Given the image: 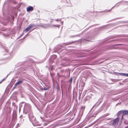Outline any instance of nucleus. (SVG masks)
Listing matches in <instances>:
<instances>
[{
  "label": "nucleus",
  "mask_w": 128,
  "mask_h": 128,
  "mask_svg": "<svg viewBox=\"0 0 128 128\" xmlns=\"http://www.w3.org/2000/svg\"><path fill=\"white\" fill-rule=\"evenodd\" d=\"M42 128L41 127H38V128Z\"/></svg>",
  "instance_id": "obj_23"
},
{
  "label": "nucleus",
  "mask_w": 128,
  "mask_h": 128,
  "mask_svg": "<svg viewBox=\"0 0 128 128\" xmlns=\"http://www.w3.org/2000/svg\"><path fill=\"white\" fill-rule=\"evenodd\" d=\"M21 106H20L19 107V111L20 112V108H21Z\"/></svg>",
  "instance_id": "obj_17"
},
{
  "label": "nucleus",
  "mask_w": 128,
  "mask_h": 128,
  "mask_svg": "<svg viewBox=\"0 0 128 128\" xmlns=\"http://www.w3.org/2000/svg\"><path fill=\"white\" fill-rule=\"evenodd\" d=\"M33 10V7L32 6H28V7L26 8V10L28 12H32Z\"/></svg>",
  "instance_id": "obj_5"
},
{
  "label": "nucleus",
  "mask_w": 128,
  "mask_h": 128,
  "mask_svg": "<svg viewBox=\"0 0 128 128\" xmlns=\"http://www.w3.org/2000/svg\"><path fill=\"white\" fill-rule=\"evenodd\" d=\"M3 47L5 49V51L6 52H8V50H7L6 49V47Z\"/></svg>",
  "instance_id": "obj_13"
},
{
  "label": "nucleus",
  "mask_w": 128,
  "mask_h": 128,
  "mask_svg": "<svg viewBox=\"0 0 128 128\" xmlns=\"http://www.w3.org/2000/svg\"><path fill=\"white\" fill-rule=\"evenodd\" d=\"M60 48H57L56 49H55V51H56L58 50H60Z\"/></svg>",
  "instance_id": "obj_14"
},
{
  "label": "nucleus",
  "mask_w": 128,
  "mask_h": 128,
  "mask_svg": "<svg viewBox=\"0 0 128 128\" xmlns=\"http://www.w3.org/2000/svg\"><path fill=\"white\" fill-rule=\"evenodd\" d=\"M125 128H128V126L126 127Z\"/></svg>",
  "instance_id": "obj_24"
},
{
  "label": "nucleus",
  "mask_w": 128,
  "mask_h": 128,
  "mask_svg": "<svg viewBox=\"0 0 128 128\" xmlns=\"http://www.w3.org/2000/svg\"><path fill=\"white\" fill-rule=\"evenodd\" d=\"M30 104H26L24 105V111H26V112L29 113L30 112Z\"/></svg>",
  "instance_id": "obj_1"
},
{
  "label": "nucleus",
  "mask_w": 128,
  "mask_h": 128,
  "mask_svg": "<svg viewBox=\"0 0 128 128\" xmlns=\"http://www.w3.org/2000/svg\"><path fill=\"white\" fill-rule=\"evenodd\" d=\"M24 80H25L24 79H21L19 80L16 83V84L18 86L24 82Z\"/></svg>",
  "instance_id": "obj_6"
},
{
  "label": "nucleus",
  "mask_w": 128,
  "mask_h": 128,
  "mask_svg": "<svg viewBox=\"0 0 128 128\" xmlns=\"http://www.w3.org/2000/svg\"><path fill=\"white\" fill-rule=\"evenodd\" d=\"M108 12H109L110 11V10L107 11Z\"/></svg>",
  "instance_id": "obj_26"
},
{
  "label": "nucleus",
  "mask_w": 128,
  "mask_h": 128,
  "mask_svg": "<svg viewBox=\"0 0 128 128\" xmlns=\"http://www.w3.org/2000/svg\"><path fill=\"white\" fill-rule=\"evenodd\" d=\"M119 120V118L118 117L112 121V125L117 126L118 124Z\"/></svg>",
  "instance_id": "obj_3"
},
{
  "label": "nucleus",
  "mask_w": 128,
  "mask_h": 128,
  "mask_svg": "<svg viewBox=\"0 0 128 128\" xmlns=\"http://www.w3.org/2000/svg\"><path fill=\"white\" fill-rule=\"evenodd\" d=\"M60 20H61V19H56V21H60Z\"/></svg>",
  "instance_id": "obj_16"
},
{
  "label": "nucleus",
  "mask_w": 128,
  "mask_h": 128,
  "mask_svg": "<svg viewBox=\"0 0 128 128\" xmlns=\"http://www.w3.org/2000/svg\"><path fill=\"white\" fill-rule=\"evenodd\" d=\"M122 114L124 115L126 114H128V110H122Z\"/></svg>",
  "instance_id": "obj_8"
},
{
  "label": "nucleus",
  "mask_w": 128,
  "mask_h": 128,
  "mask_svg": "<svg viewBox=\"0 0 128 128\" xmlns=\"http://www.w3.org/2000/svg\"><path fill=\"white\" fill-rule=\"evenodd\" d=\"M69 81L70 82H72V78H71L70 80H69Z\"/></svg>",
  "instance_id": "obj_18"
},
{
  "label": "nucleus",
  "mask_w": 128,
  "mask_h": 128,
  "mask_svg": "<svg viewBox=\"0 0 128 128\" xmlns=\"http://www.w3.org/2000/svg\"><path fill=\"white\" fill-rule=\"evenodd\" d=\"M44 90H47V88H44Z\"/></svg>",
  "instance_id": "obj_21"
},
{
  "label": "nucleus",
  "mask_w": 128,
  "mask_h": 128,
  "mask_svg": "<svg viewBox=\"0 0 128 128\" xmlns=\"http://www.w3.org/2000/svg\"><path fill=\"white\" fill-rule=\"evenodd\" d=\"M125 76H128V74H125Z\"/></svg>",
  "instance_id": "obj_20"
},
{
  "label": "nucleus",
  "mask_w": 128,
  "mask_h": 128,
  "mask_svg": "<svg viewBox=\"0 0 128 128\" xmlns=\"http://www.w3.org/2000/svg\"><path fill=\"white\" fill-rule=\"evenodd\" d=\"M54 57H56V56L55 55H54Z\"/></svg>",
  "instance_id": "obj_22"
},
{
  "label": "nucleus",
  "mask_w": 128,
  "mask_h": 128,
  "mask_svg": "<svg viewBox=\"0 0 128 128\" xmlns=\"http://www.w3.org/2000/svg\"><path fill=\"white\" fill-rule=\"evenodd\" d=\"M18 85L15 83L14 85V86L13 87V89L15 88Z\"/></svg>",
  "instance_id": "obj_12"
},
{
  "label": "nucleus",
  "mask_w": 128,
  "mask_h": 128,
  "mask_svg": "<svg viewBox=\"0 0 128 128\" xmlns=\"http://www.w3.org/2000/svg\"><path fill=\"white\" fill-rule=\"evenodd\" d=\"M36 125L37 126V125H38V124H36Z\"/></svg>",
  "instance_id": "obj_25"
},
{
  "label": "nucleus",
  "mask_w": 128,
  "mask_h": 128,
  "mask_svg": "<svg viewBox=\"0 0 128 128\" xmlns=\"http://www.w3.org/2000/svg\"><path fill=\"white\" fill-rule=\"evenodd\" d=\"M49 25L50 24H42L39 25V26L42 28H46L48 27Z\"/></svg>",
  "instance_id": "obj_4"
},
{
  "label": "nucleus",
  "mask_w": 128,
  "mask_h": 128,
  "mask_svg": "<svg viewBox=\"0 0 128 128\" xmlns=\"http://www.w3.org/2000/svg\"><path fill=\"white\" fill-rule=\"evenodd\" d=\"M9 74H8L7 76L4 78L3 79H2L1 81L0 82V84L2 82H3L5 79H6V78H7V77H8V75H9Z\"/></svg>",
  "instance_id": "obj_11"
},
{
  "label": "nucleus",
  "mask_w": 128,
  "mask_h": 128,
  "mask_svg": "<svg viewBox=\"0 0 128 128\" xmlns=\"http://www.w3.org/2000/svg\"><path fill=\"white\" fill-rule=\"evenodd\" d=\"M22 35V34L21 35V36Z\"/></svg>",
  "instance_id": "obj_27"
},
{
  "label": "nucleus",
  "mask_w": 128,
  "mask_h": 128,
  "mask_svg": "<svg viewBox=\"0 0 128 128\" xmlns=\"http://www.w3.org/2000/svg\"><path fill=\"white\" fill-rule=\"evenodd\" d=\"M125 73H117V75H120L121 76H125Z\"/></svg>",
  "instance_id": "obj_10"
},
{
  "label": "nucleus",
  "mask_w": 128,
  "mask_h": 128,
  "mask_svg": "<svg viewBox=\"0 0 128 128\" xmlns=\"http://www.w3.org/2000/svg\"><path fill=\"white\" fill-rule=\"evenodd\" d=\"M33 26V25L32 24H30L25 29V31L26 32H27L28 30L31 28Z\"/></svg>",
  "instance_id": "obj_7"
},
{
  "label": "nucleus",
  "mask_w": 128,
  "mask_h": 128,
  "mask_svg": "<svg viewBox=\"0 0 128 128\" xmlns=\"http://www.w3.org/2000/svg\"><path fill=\"white\" fill-rule=\"evenodd\" d=\"M53 26H54L58 27V28H59V26H60V25H58V26H56V25H53Z\"/></svg>",
  "instance_id": "obj_15"
},
{
  "label": "nucleus",
  "mask_w": 128,
  "mask_h": 128,
  "mask_svg": "<svg viewBox=\"0 0 128 128\" xmlns=\"http://www.w3.org/2000/svg\"><path fill=\"white\" fill-rule=\"evenodd\" d=\"M63 22H62V24L63 23Z\"/></svg>",
  "instance_id": "obj_28"
},
{
  "label": "nucleus",
  "mask_w": 128,
  "mask_h": 128,
  "mask_svg": "<svg viewBox=\"0 0 128 128\" xmlns=\"http://www.w3.org/2000/svg\"><path fill=\"white\" fill-rule=\"evenodd\" d=\"M28 117L30 122H32L33 124L36 122L35 121V118L32 114H29Z\"/></svg>",
  "instance_id": "obj_2"
},
{
  "label": "nucleus",
  "mask_w": 128,
  "mask_h": 128,
  "mask_svg": "<svg viewBox=\"0 0 128 128\" xmlns=\"http://www.w3.org/2000/svg\"><path fill=\"white\" fill-rule=\"evenodd\" d=\"M52 21H50V22H51Z\"/></svg>",
  "instance_id": "obj_29"
},
{
  "label": "nucleus",
  "mask_w": 128,
  "mask_h": 128,
  "mask_svg": "<svg viewBox=\"0 0 128 128\" xmlns=\"http://www.w3.org/2000/svg\"><path fill=\"white\" fill-rule=\"evenodd\" d=\"M122 113V110H120L117 113V116H118V117H119V116Z\"/></svg>",
  "instance_id": "obj_9"
},
{
  "label": "nucleus",
  "mask_w": 128,
  "mask_h": 128,
  "mask_svg": "<svg viewBox=\"0 0 128 128\" xmlns=\"http://www.w3.org/2000/svg\"><path fill=\"white\" fill-rule=\"evenodd\" d=\"M124 115H123L122 114V120L123 119V116H124Z\"/></svg>",
  "instance_id": "obj_19"
}]
</instances>
